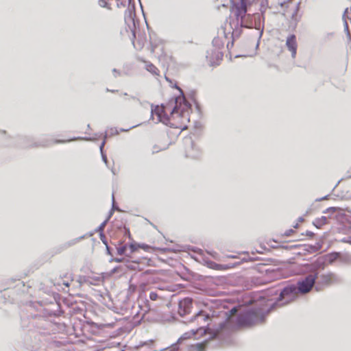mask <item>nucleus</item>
<instances>
[{"instance_id": "nucleus-5", "label": "nucleus", "mask_w": 351, "mask_h": 351, "mask_svg": "<svg viewBox=\"0 0 351 351\" xmlns=\"http://www.w3.org/2000/svg\"><path fill=\"white\" fill-rule=\"evenodd\" d=\"M127 10L125 12V23L127 25L129 29L132 33L134 37H135V29H136V21L135 17V8L134 4L132 3V1L130 3L126 4Z\"/></svg>"}, {"instance_id": "nucleus-37", "label": "nucleus", "mask_w": 351, "mask_h": 351, "mask_svg": "<svg viewBox=\"0 0 351 351\" xmlns=\"http://www.w3.org/2000/svg\"><path fill=\"white\" fill-rule=\"evenodd\" d=\"M237 311V309L236 307L232 308L229 312L230 313V315H234Z\"/></svg>"}, {"instance_id": "nucleus-26", "label": "nucleus", "mask_w": 351, "mask_h": 351, "mask_svg": "<svg viewBox=\"0 0 351 351\" xmlns=\"http://www.w3.org/2000/svg\"><path fill=\"white\" fill-rule=\"evenodd\" d=\"M106 133H109V134H110V135H116V134H119V131L117 130V128H110L109 130H108V131L106 132ZM106 136H107V134H106V135H105V138H106Z\"/></svg>"}, {"instance_id": "nucleus-42", "label": "nucleus", "mask_w": 351, "mask_h": 351, "mask_svg": "<svg viewBox=\"0 0 351 351\" xmlns=\"http://www.w3.org/2000/svg\"><path fill=\"white\" fill-rule=\"evenodd\" d=\"M106 251H107L108 254L111 255L110 250V247L108 244H107V245H106Z\"/></svg>"}, {"instance_id": "nucleus-52", "label": "nucleus", "mask_w": 351, "mask_h": 351, "mask_svg": "<svg viewBox=\"0 0 351 351\" xmlns=\"http://www.w3.org/2000/svg\"><path fill=\"white\" fill-rule=\"evenodd\" d=\"M139 246H140L141 247H142V248H145V245H139Z\"/></svg>"}, {"instance_id": "nucleus-58", "label": "nucleus", "mask_w": 351, "mask_h": 351, "mask_svg": "<svg viewBox=\"0 0 351 351\" xmlns=\"http://www.w3.org/2000/svg\"><path fill=\"white\" fill-rule=\"evenodd\" d=\"M198 253H199V254L201 253V250L199 249Z\"/></svg>"}, {"instance_id": "nucleus-16", "label": "nucleus", "mask_w": 351, "mask_h": 351, "mask_svg": "<svg viewBox=\"0 0 351 351\" xmlns=\"http://www.w3.org/2000/svg\"><path fill=\"white\" fill-rule=\"evenodd\" d=\"M208 324H207L206 326L199 327V335L208 333L209 339H213L217 335V332L211 330V329L208 328Z\"/></svg>"}, {"instance_id": "nucleus-17", "label": "nucleus", "mask_w": 351, "mask_h": 351, "mask_svg": "<svg viewBox=\"0 0 351 351\" xmlns=\"http://www.w3.org/2000/svg\"><path fill=\"white\" fill-rule=\"evenodd\" d=\"M300 5V2H297L291 9L292 12H291V19L295 23H297L299 20V18L298 17V12L299 10Z\"/></svg>"}, {"instance_id": "nucleus-19", "label": "nucleus", "mask_w": 351, "mask_h": 351, "mask_svg": "<svg viewBox=\"0 0 351 351\" xmlns=\"http://www.w3.org/2000/svg\"><path fill=\"white\" fill-rule=\"evenodd\" d=\"M327 217L323 216L321 218L315 219L313 223L317 228H320L322 226L327 223Z\"/></svg>"}, {"instance_id": "nucleus-33", "label": "nucleus", "mask_w": 351, "mask_h": 351, "mask_svg": "<svg viewBox=\"0 0 351 351\" xmlns=\"http://www.w3.org/2000/svg\"><path fill=\"white\" fill-rule=\"evenodd\" d=\"M324 261H322V258H319V259L317 261V262H316V263H315V264H316V266H317V267H321V265H324Z\"/></svg>"}, {"instance_id": "nucleus-29", "label": "nucleus", "mask_w": 351, "mask_h": 351, "mask_svg": "<svg viewBox=\"0 0 351 351\" xmlns=\"http://www.w3.org/2000/svg\"><path fill=\"white\" fill-rule=\"evenodd\" d=\"M99 237H100V239L101 240L102 243L105 245H107L108 244V242H107V240L106 239V237L104 234V232H101L99 233Z\"/></svg>"}, {"instance_id": "nucleus-27", "label": "nucleus", "mask_w": 351, "mask_h": 351, "mask_svg": "<svg viewBox=\"0 0 351 351\" xmlns=\"http://www.w3.org/2000/svg\"><path fill=\"white\" fill-rule=\"evenodd\" d=\"M159 298L158 295L157 294L156 292H154V291H152L150 292L149 293V299L151 300H153V301H155L158 298Z\"/></svg>"}, {"instance_id": "nucleus-34", "label": "nucleus", "mask_w": 351, "mask_h": 351, "mask_svg": "<svg viewBox=\"0 0 351 351\" xmlns=\"http://www.w3.org/2000/svg\"><path fill=\"white\" fill-rule=\"evenodd\" d=\"M129 248L130 250V252L132 253L134 252V251H136V247L135 246L134 244L133 243H131L130 245H129Z\"/></svg>"}, {"instance_id": "nucleus-25", "label": "nucleus", "mask_w": 351, "mask_h": 351, "mask_svg": "<svg viewBox=\"0 0 351 351\" xmlns=\"http://www.w3.org/2000/svg\"><path fill=\"white\" fill-rule=\"evenodd\" d=\"M136 290V286L131 283V280L130 281V285L128 289V295H130L133 294Z\"/></svg>"}, {"instance_id": "nucleus-10", "label": "nucleus", "mask_w": 351, "mask_h": 351, "mask_svg": "<svg viewBox=\"0 0 351 351\" xmlns=\"http://www.w3.org/2000/svg\"><path fill=\"white\" fill-rule=\"evenodd\" d=\"M193 300L190 298H185L180 300L178 304V314L184 316L189 314L192 308Z\"/></svg>"}, {"instance_id": "nucleus-22", "label": "nucleus", "mask_w": 351, "mask_h": 351, "mask_svg": "<svg viewBox=\"0 0 351 351\" xmlns=\"http://www.w3.org/2000/svg\"><path fill=\"white\" fill-rule=\"evenodd\" d=\"M198 315H199V322L200 321V319H202L204 322L210 319L209 315L207 313H205V312L204 311H199Z\"/></svg>"}, {"instance_id": "nucleus-6", "label": "nucleus", "mask_w": 351, "mask_h": 351, "mask_svg": "<svg viewBox=\"0 0 351 351\" xmlns=\"http://www.w3.org/2000/svg\"><path fill=\"white\" fill-rule=\"evenodd\" d=\"M341 281V278L336 274L328 272L326 274H321L319 277V282L316 287V290H319L318 286H330L335 284L340 283Z\"/></svg>"}, {"instance_id": "nucleus-44", "label": "nucleus", "mask_w": 351, "mask_h": 351, "mask_svg": "<svg viewBox=\"0 0 351 351\" xmlns=\"http://www.w3.org/2000/svg\"><path fill=\"white\" fill-rule=\"evenodd\" d=\"M306 234L309 237H312L314 234L312 232L306 231Z\"/></svg>"}, {"instance_id": "nucleus-45", "label": "nucleus", "mask_w": 351, "mask_h": 351, "mask_svg": "<svg viewBox=\"0 0 351 351\" xmlns=\"http://www.w3.org/2000/svg\"><path fill=\"white\" fill-rule=\"evenodd\" d=\"M221 34H223L224 38H227V35H226V34L225 32V30L223 29H221Z\"/></svg>"}, {"instance_id": "nucleus-18", "label": "nucleus", "mask_w": 351, "mask_h": 351, "mask_svg": "<svg viewBox=\"0 0 351 351\" xmlns=\"http://www.w3.org/2000/svg\"><path fill=\"white\" fill-rule=\"evenodd\" d=\"M213 45L216 47L215 49H218L219 51V49L223 47L224 42L219 36H218L213 40Z\"/></svg>"}, {"instance_id": "nucleus-56", "label": "nucleus", "mask_w": 351, "mask_h": 351, "mask_svg": "<svg viewBox=\"0 0 351 351\" xmlns=\"http://www.w3.org/2000/svg\"><path fill=\"white\" fill-rule=\"evenodd\" d=\"M116 268H114L113 270H112V272H115L116 271Z\"/></svg>"}, {"instance_id": "nucleus-51", "label": "nucleus", "mask_w": 351, "mask_h": 351, "mask_svg": "<svg viewBox=\"0 0 351 351\" xmlns=\"http://www.w3.org/2000/svg\"><path fill=\"white\" fill-rule=\"evenodd\" d=\"M159 152V150H158V149H154V150L153 151V152Z\"/></svg>"}, {"instance_id": "nucleus-35", "label": "nucleus", "mask_w": 351, "mask_h": 351, "mask_svg": "<svg viewBox=\"0 0 351 351\" xmlns=\"http://www.w3.org/2000/svg\"><path fill=\"white\" fill-rule=\"evenodd\" d=\"M101 157H102V160L103 161L105 162L106 165L108 164V159H107V156L106 154H104V153L101 154Z\"/></svg>"}, {"instance_id": "nucleus-30", "label": "nucleus", "mask_w": 351, "mask_h": 351, "mask_svg": "<svg viewBox=\"0 0 351 351\" xmlns=\"http://www.w3.org/2000/svg\"><path fill=\"white\" fill-rule=\"evenodd\" d=\"M197 317V313H195L191 319H189V320L185 321L184 323L188 324H189L191 322H194L196 319Z\"/></svg>"}, {"instance_id": "nucleus-4", "label": "nucleus", "mask_w": 351, "mask_h": 351, "mask_svg": "<svg viewBox=\"0 0 351 351\" xmlns=\"http://www.w3.org/2000/svg\"><path fill=\"white\" fill-rule=\"evenodd\" d=\"M230 25L232 29V37H239L241 31V28H254V14H245L239 19V23L237 22L235 27H232V23L230 22Z\"/></svg>"}, {"instance_id": "nucleus-12", "label": "nucleus", "mask_w": 351, "mask_h": 351, "mask_svg": "<svg viewBox=\"0 0 351 351\" xmlns=\"http://www.w3.org/2000/svg\"><path fill=\"white\" fill-rule=\"evenodd\" d=\"M223 54L218 49H211L210 51H208L206 58L208 63L210 66L217 64L218 62L222 58Z\"/></svg>"}, {"instance_id": "nucleus-28", "label": "nucleus", "mask_w": 351, "mask_h": 351, "mask_svg": "<svg viewBox=\"0 0 351 351\" xmlns=\"http://www.w3.org/2000/svg\"><path fill=\"white\" fill-rule=\"evenodd\" d=\"M126 245H123V246H121L120 247H118L117 248V254L119 255H122L125 253V250H126Z\"/></svg>"}, {"instance_id": "nucleus-8", "label": "nucleus", "mask_w": 351, "mask_h": 351, "mask_svg": "<svg viewBox=\"0 0 351 351\" xmlns=\"http://www.w3.org/2000/svg\"><path fill=\"white\" fill-rule=\"evenodd\" d=\"M77 139H84V140H89L88 138H82V137H77L73 138L72 139L69 140H56L53 141L51 139L47 138V137H43L41 139H40L38 141L29 145V147H47L49 146H51L53 143H64L66 142H70L71 141H75Z\"/></svg>"}, {"instance_id": "nucleus-13", "label": "nucleus", "mask_w": 351, "mask_h": 351, "mask_svg": "<svg viewBox=\"0 0 351 351\" xmlns=\"http://www.w3.org/2000/svg\"><path fill=\"white\" fill-rule=\"evenodd\" d=\"M254 28L258 30V40L261 39L263 32V18L261 13L254 14ZM259 40L256 43V47H258Z\"/></svg>"}, {"instance_id": "nucleus-24", "label": "nucleus", "mask_w": 351, "mask_h": 351, "mask_svg": "<svg viewBox=\"0 0 351 351\" xmlns=\"http://www.w3.org/2000/svg\"><path fill=\"white\" fill-rule=\"evenodd\" d=\"M210 267L214 269H217V270H222V269H225L227 268V267L225 265H219V264H217L215 263H211Z\"/></svg>"}, {"instance_id": "nucleus-3", "label": "nucleus", "mask_w": 351, "mask_h": 351, "mask_svg": "<svg viewBox=\"0 0 351 351\" xmlns=\"http://www.w3.org/2000/svg\"><path fill=\"white\" fill-rule=\"evenodd\" d=\"M265 315L259 311L252 310L241 315L237 318V324L241 326H249L264 322Z\"/></svg>"}, {"instance_id": "nucleus-57", "label": "nucleus", "mask_w": 351, "mask_h": 351, "mask_svg": "<svg viewBox=\"0 0 351 351\" xmlns=\"http://www.w3.org/2000/svg\"><path fill=\"white\" fill-rule=\"evenodd\" d=\"M154 48H152V53H154Z\"/></svg>"}, {"instance_id": "nucleus-47", "label": "nucleus", "mask_w": 351, "mask_h": 351, "mask_svg": "<svg viewBox=\"0 0 351 351\" xmlns=\"http://www.w3.org/2000/svg\"><path fill=\"white\" fill-rule=\"evenodd\" d=\"M328 210H332L333 212H335L336 210V208L335 207H330L329 208L327 209V211Z\"/></svg>"}, {"instance_id": "nucleus-50", "label": "nucleus", "mask_w": 351, "mask_h": 351, "mask_svg": "<svg viewBox=\"0 0 351 351\" xmlns=\"http://www.w3.org/2000/svg\"><path fill=\"white\" fill-rule=\"evenodd\" d=\"M129 130H130V129H121L120 130H121V132H127V131H128Z\"/></svg>"}, {"instance_id": "nucleus-11", "label": "nucleus", "mask_w": 351, "mask_h": 351, "mask_svg": "<svg viewBox=\"0 0 351 351\" xmlns=\"http://www.w3.org/2000/svg\"><path fill=\"white\" fill-rule=\"evenodd\" d=\"M197 333V328H193V329H191V330L188 331V332H184L177 341L176 343H173L171 346V348L172 350L173 351H178V345L179 343H182L184 341H186V340H188V339H192L193 337H195L196 335V334Z\"/></svg>"}, {"instance_id": "nucleus-54", "label": "nucleus", "mask_w": 351, "mask_h": 351, "mask_svg": "<svg viewBox=\"0 0 351 351\" xmlns=\"http://www.w3.org/2000/svg\"><path fill=\"white\" fill-rule=\"evenodd\" d=\"M93 232H90V233L89 234V236H93Z\"/></svg>"}, {"instance_id": "nucleus-1", "label": "nucleus", "mask_w": 351, "mask_h": 351, "mask_svg": "<svg viewBox=\"0 0 351 351\" xmlns=\"http://www.w3.org/2000/svg\"><path fill=\"white\" fill-rule=\"evenodd\" d=\"M317 278V273L311 274L300 280L297 286L291 285L285 287L279 294L278 300L273 303L274 306H282L295 300L299 293L305 294L308 293L314 286Z\"/></svg>"}, {"instance_id": "nucleus-46", "label": "nucleus", "mask_w": 351, "mask_h": 351, "mask_svg": "<svg viewBox=\"0 0 351 351\" xmlns=\"http://www.w3.org/2000/svg\"><path fill=\"white\" fill-rule=\"evenodd\" d=\"M112 209H114V197L113 194L112 196Z\"/></svg>"}, {"instance_id": "nucleus-40", "label": "nucleus", "mask_w": 351, "mask_h": 351, "mask_svg": "<svg viewBox=\"0 0 351 351\" xmlns=\"http://www.w3.org/2000/svg\"><path fill=\"white\" fill-rule=\"evenodd\" d=\"M110 261H114L116 263H121V262H122V258H112L110 260Z\"/></svg>"}, {"instance_id": "nucleus-36", "label": "nucleus", "mask_w": 351, "mask_h": 351, "mask_svg": "<svg viewBox=\"0 0 351 351\" xmlns=\"http://www.w3.org/2000/svg\"><path fill=\"white\" fill-rule=\"evenodd\" d=\"M350 14V12H349V10H348V8H346V10H345V12H344V13H343V19H345V18H346V16H347L348 18H349V17H348V14Z\"/></svg>"}, {"instance_id": "nucleus-2", "label": "nucleus", "mask_w": 351, "mask_h": 351, "mask_svg": "<svg viewBox=\"0 0 351 351\" xmlns=\"http://www.w3.org/2000/svg\"><path fill=\"white\" fill-rule=\"evenodd\" d=\"M188 108L186 104H184L183 108L180 110V108L176 105L173 108H171L169 105L167 106H164L163 105L160 106H152L151 110V117L153 120H154V117H157L156 121L162 122L166 125L168 124L169 121V117L167 115V112H170L171 116L173 117L175 115L179 116L181 113L183 112V110L185 108Z\"/></svg>"}, {"instance_id": "nucleus-21", "label": "nucleus", "mask_w": 351, "mask_h": 351, "mask_svg": "<svg viewBox=\"0 0 351 351\" xmlns=\"http://www.w3.org/2000/svg\"><path fill=\"white\" fill-rule=\"evenodd\" d=\"M338 257V254H327L324 257V261L330 264H332Z\"/></svg>"}, {"instance_id": "nucleus-32", "label": "nucleus", "mask_w": 351, "mask_h": 351, "mask_svg": "<svg viewBox=\"0 0 351 351\" xmlns=\"http://www.w3.org/2000/svg\"><path fill=\"white\" fill-rule=\"evenodd\" d=\"M0 137L3 139V140H5L6 137H7V133L5 130H0Z\"/></svg>"}, {"instance_id": "nucleus-49", "label": "nucleus", "mask_w": 351, "mask_h": 351, "mask_svg": "<svg viewBox=\"0 0 351 351\" xmlns=\"http://www.w3.org/2000/svg\"><path fill=\"white\" fill-rule=\"evenodd\" d=\"M112 72H113L114 73H117V74H119V75L120 74V73H119V72L116 69H114L112 70Z\"/></svg>"}, {"instance_id": "nucleus-20", "label": "nucleus", "mask_w": 351, "mask_h": 351, "mask_svg": "<svg viewBox=\"0 0 351 351\" xmlns=\"http://www.w3.org/2000/svg\"><path fill=\"white\" fill-rule=\"evenodd\" d=\"M112 211L110 212L109 216L107 217V219L103 221L99 226V227L95 230V232H104V230L105 228V226L106 225V223H108L109 219L110 218L111 215H112Z\"/></svg>"}, {"instance_id": "nucleus-7", "label": "nucleus", "mask_w": 351, "mask_h": 351, "mask_svg": "<svg viewBox=\"0 0 351 351\" xmlns=\"http://www.w3.org/2000/svg\"><path fill=\"white\" fill-rule=\"evenodd\" d=\"M230 3L231 10L236 16L237 21L239 23V19L247 12L245 0H230Z\"/></svg>"}, {"instance_id": "nucleus-48", "label": "nucleus", "mask_w": 351, "mask_h": 351, "mask_svg": "<svg viewBox=\"0 0 351 351\" xmlns=\"http://www.w3.org/2000/svg\"><path fill=\"white\" fill-rule=\"evenodd\" d=\"M328 197V196H325L324 197H322V198H319V199H317V201H321V200H323V199H326Z\"/></svg>"}, {"instance_id": "nucleus-41", "label": "nucleus", "mask_w": 351, "mask_h": 351, "mask_svg": "<svg viewBox=\"0 0 351 351\" xmlns=\"http://www.w3.org/2000/svg\"><path fill=\"white\" fill-rule=\"evenodd\" d=\"M84 237H85V236H84V235H83V236H82V237H78V238L75 239V243H76V242L80 241V240H82V239H83Z\"/></svg>"}, {"instance_id": "nucleus-9", "label": "nucleus", "mask_w": 351, "mask_h": 351, "mask_svg": "<svg viewBox=\"0 0 351 351\" xmlns=\"http://www.w3.org/2000/svg\"><path fill=\"white\" fill-rule=\"evenodd\" d=\"M185 145L186 157L195 159L197 156V149L196 143L191 137H186L184 140Z\"/></svg>"}, {"instance_id": "nucleus-31", "label": "nucleus", "mask_w": 351, "mask_h": 351, "mask_svg": "<svg viewBox=\"0 0 351 351\" xmlns=\"http://www.w3.org/2000/svg\"><path fill=\"white\" fill-rule=\"evenodd\" d=\"M189 351H197V343L191 344L189 346Z\"/></svg>"}, {"instance_id": "nucleus-55", "label": "nucleus", "mask_w": 351, "mask_h": 351, "mask_svg": "<svg viewBox=\"0 0 351 351\" xmlns=\"http://www.w3.org/2000/svg\"><path fill=\"white\" fill-rule=\"evenodd\" d=\"M166 80L169 81V78L167 77H165Z\"/></svg>"}, {"instance_id": "nucleus-15", "label": "nucleus", "mask_w": 351, "mask_h": 351, "mask_svg": "<svg viewBox=\"0 0 351 351\" xmlns=\"http://www.w3.org/2000/svg\"><path fill=\"white\" fill-rule=\"evenodd\" d=\"M141 62L145 63V69L154 75H159V70L150 62L146 61L142 58L139 59Z\"/></svg>"}, {"instance_id": "nucleus-53", "label": "nucleus", "mask_w": 351, "mask_h": 351, "mask_svg": "<svg viewBox=\"0 0 351 351\" xmlns=\"http://www.w3.org/2000/svg\"><path fill=\"white\" fill-rule=\"evenodd\" d=\"M195 108H197V103L195 102Z\"/></svg>"}, {"instance_id": "nucleus-23", "label": "nucleus", "mask_w": 351, "mask_h": 351, "mask_svg": "<svg viewBox=\"0 0 351 351\" xmlns=\"http://www.w3.org/2000/svg\"><path fill=\"white\" fill-rule=\"evenodd\" d=\"M292 1L293 0H287V1H285L284 2L282 3H280V6L285 9V13L283 14H286V13L288 12V11L287 10V9L288 8H289L290 5L292 3Z\"/></svg>"}, {"instance_id": "nucleus-43", "label": "nucleus", "mask_w": 351, "mask_h": 351, "mask_svg": "<svg viewBox=\"0 0 351 351\" xmlns=\"http://www.w3.org/2000/svg\"><path fill=\"white\" fill-rule=\"evenodd\" d=\"M62 284L65 285L66 287H69L70 285V283L69 281H63Z\"/></svg>"}, {"instance_id": "nucleus-14", "label": "nucleus", "mask_w": 351, "mask_h": 351, "mask_svg": "<svg viewBox=\"0 0 351 351\" xmlns=\"http://www.w3.org/2000/svg\"><path fill=\"white\" fill-rule=\"evenodd\" d=\"M286 47L291 53L293 58H295L298 44L296 40V36L294 34L289 35L286 40Z\"/></svg>"}, {"instance_id": "nucleus-38", "label": "nucleus", "mask_w": 351, "mask_h": 351, "mask_svg": "<svg viewBox=\"0 0 351 351\" xmlns=\"http://www.w3.org/2000/svg\"><path fill=\"white\" fill-rule=\"evenodd\" d=\"M204 347V344L203 342L199 343V346H198L199 351H203Z\"/></svg>"}, {"instance_id": "nucleus-39", "label": "nucleus", "mask_w": 351, "mask_h": 351, "mask_svg": "<svg viewBox=\"0 0 351 351\" xmlns=\"http://www.w3.org/2000/svg\"><path fill=\"white\" fill-rule=\"evenodd\" d=\"M105 143H106L105 140L103 141V142L101 143V145L99 147V149H100L101 154L104 153L103 152V149H104V147Z\"/></svg>"}]
</instances>
